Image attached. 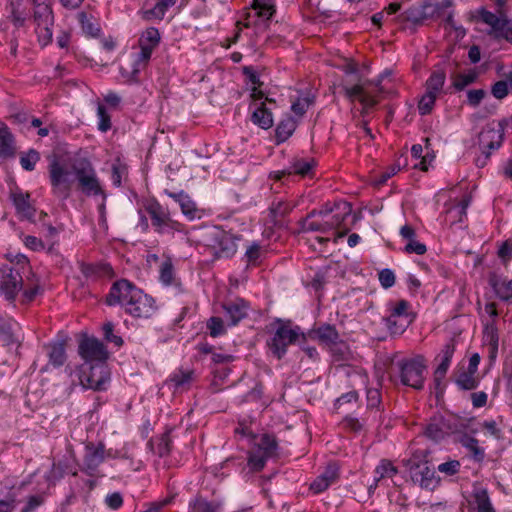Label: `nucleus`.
I'll use <instances>...</instances> for the list:
<instances>
[{"label": "nucleus", "mask_w": 512, "mask_h": 512, "mask_svg": "<svg viewBox=\"0 0 512 512\" xmlns=\"http://www.w3.org/2000/svg\"><path fill=\"white\" fill-rule=\"evenodd\" d=\"M20 291L24 303L33 301L43 291L39 277L24 255H17L15 261L0 268V295L13 302Z\"/></svg>", "instance_id": "obj_1"}, {"label": "nucleus", "mask_w": 512, "mask_h": 512, "mask_svg": "<svg viewBox=\"0 0 512 512\" xmlns=\"http://www.w3.org/2000/svg\"><path fill=\"white\" fill-rule=\"evenodd\" d=\"M251 447L248 452L247 465L253 472L261 471L268 460L278 456V442L274 435L264 433L253 436L250 442Z\"/></svg>", "instance_id": "obj_2"}, {"label": "nucleus", "mask_w": 512, "mask_h": 512, "mask_svg": "<svg viewBox=\"0 0 512 512\" xmlns=\"http://www.w3.org/2000/svg\"><path fill=\"white\" fill-rule=\"evenodd\" d=\"M48 175L52 194L61 200L68 199L75 182L73 166L70 168L57 156H53L49 160Z\"/></svg>", "instance_id": "obj_3"}, {"label": "nucleus", "mask_w": 512, "mask_h": 512, "mask_svg": "<svg viewBox=\"0 0 512 512\" xmlns=\"http://www.w3.org/2000/svg\"><path fill=\"white\" fill-rule=\"evenodd\" d=\"M397 377L404 386L415 390H422L426 379L427 365L421 355L412 358H403L396 362Z\"/></svg>", "instance_id": "obj_4"}, {"label": "nucleus", "mask_w": 512, "mask_h": 512, "mask_svg": "<svg viewBox=\"0 0 512 512\" xmlns=\"http://www.w3.org/2000/svg\"><path fill=\"white\" fill-rule=\"evenodd\" d=\"M299 335V327H292L290 322L277 320L272 325V336L267 341V346L277 359H281L286 354L287 347L296 342Z\"/></svg>", "instance_id": "obj_5"}, {"label": "nucleus", "mask_w": 512, "mask_h": 512, "mask_svg": "<svg viewBox=\"0 0 512 512\" xmlns=\"http://www.w3.org/2000/svg\"><path fill=\"white\" fill-rule=\"evenodd\" d=\"M73 171L78 188L86 196H102L106 198V194L102 189L100 181L97 177L93 165L88 160H80L73 164Z\"/></svg>", "instance_id": "obj_6"}, {"label": "nucleus", "mask_w": 512, "mask_h": 512, "mask_svg": "<svg viewBox=\"0 0 512 512\" xmlns=\"http://www.w3.org/2000/svg\"><path fill=\"white\" fill-rule=\"evenodd\" d=\"M82 386L86 389L102 391L110 380V371L107 364H83L79 375Z\"/></svg>", "instance_id": "obj_7"}, {"label": "nucleus", "mask_w": 512, "mask_h": 512, "mask_svg": "<svg viewBox=\"0 0 512 512\" xmlns=\"http://www.w3.org/2000/svg\"><path fill=\"white\" fill-rule=\"evenodd\" d=\"M408 469L411 479L414 483L420 485L421 488L426 490H434L438 485V478L435 471L430 467L428 461L421 460L414 454L408 461Z\"/></svg>", "instance_id": "obj_8"}, {"label": "nucleus", "mask_w": 512, "mask_h": 512, "mask_svg": "<svg viewBox=\"0 0 512 512\" xmlns=\"http://www.w3.org/2000/svg\"><path fill=\"white\" fill-rule=\"evenodd\" d=\"M79 354L83 364H107L108 351L105 345L95 337H85L79 343Z\"/></svg>", "instance_id": "obj_9"}, {"label": "nucleus", "mask_w": 512, "mask_h": 512, "mask_svg": "<svg viewBox=\"0 0 512 512\" xmlns=\"http://www.w3.org/2000/svg\"><path fill=\"white\" fill-rule=\"evenodd\" d=\"M459 431L457 420L453 417H444L442 415H434L426 425L424 435L438 442L446 435L457 433Z\"/></svg>", "instance_id": "obj_10"}, {"label": "nucleus", "mask_w": 512, "mask_h": 512, "mask_svg": "<svg viewBox=\"0 0 512 512\" xmlns=\"http://www.w3.org/2000/svg\"><path fill=\"white\" fill-rule=\"evenodd\" d=\"M156 310L155 300L141 289H138V291H134V297L127 304L125 312L134 318L148 319L155 314Z\"/></svg>", "instance_id": "obj_11"}, {"label": "nucleus", "mask_w": 512, "mask_h": 512, "mask_svg": "<svg viewBox=\"0 0 512 512\" xmlns=\"http://www.w3.org/2000/svg\"><path fill=\"white\" fill-rule=\"evenodd\" d=\"M481 20L489 25L497 38H503L512 44V19L505 15H496L485 9L480 11Z\"/></svg>", "instance_id": "obj_12"}, {"label": "nucleus", "mask_w": 512, "mask_h": 512, "mask_svg": "<svg viewBox=\"0 0 512 512\" xmlns=\"http://www.w3.org/2000/svg\"><path fill=\"white\" fill-rule=\"evenodd\" d=\"M138 289L132 282L126 279L118 280L110 288V292L106 296V303L109 306L121 305L126 310L127 304L134 297V291H138Z\"/></svg>", "instance_id": "obj_13"}, {"label": "nucleus", "mask_w": 512, "mask_h": 512, "mask_svg": "<svg viewBox=\"0 0 512 512\" xmlns=\"http://www.w3.org/2000/svg\"><path fill=\"white\" fill-rule=\"evenodd\" d=\"M212 243L210 244L217 258H229L237 250L236 241L238 238L231 233L223 230H214L212 232Z\"/></svg>", "instance_id": "obj_14"}, {"label": "nucleus", "mask_w": 512, "mask_h": 512, "mask_svg": "<svg viewBox=\"0 0 512 512\" xmlns=\"http://www.w3.org/2000/svg\"><path fill=\"white\" fill-rule=\"evenodd\" d=\"M104 459L105 445L102 442H99L98 444L89 442L85 445L83 467L81 470L89 476H94Z\"/></svg>", "instance_id": "obj_15"}, {"label": "nucleus", "mask_w": 512, "mask_h": 512, "mask_svg": "<svg viewBox=\"0 0 512 512\" xmlns=\"http://www.w3.org/2000/svg\"><path fill=\"white\" fill-rule=\"evenodd\" d=\"M145 211L150 216L152 225L157 233H164L167 228L175 229L177 223L170 219L169 213L159 202H148L145 205Z\"/></svg>", "instance_id": "obj_16"}, {"label": "nucleus", "mask_w": 512, "mask_h": 512, "mask_svg": "<svg viewBox=\"0 0 512 512\" xmlns=\"http://www.w3.org/2000/svg\"><path fill=\"white\" fill-rule=\"evenodd\" d=\"M502 135L499 131L489 128L483 130L479 135V143L482 147V155L476 159L478 167H484L487 159L491 154V150L498 149L501 145Z\"/></svg>", "instance_id": "obj_17"}, {"label": "nucleus", "mask_w": 512, "mask_h": 512, "mask_svg": "<svg viewBox=\"0 0 512 512\" xmlns=\"http://www.w3.org/2000/svg\"><path fill=\"white\" fill-rule=\"evenodd\" d=\"M436 10V5L426 2L421 6H415L407 9L396 19L401 23L410 22L414 25H420L425 20L432 18Z\"/></svg>", "instance_id": "obj_18"}, {"label": "nucleus", "mask_w": 512, "mask_h": 512, "mask_svg": "<svg viewBox=\"0 0 512 512\" xmlns=\"http://www.w3.org/2000/svg\"><path fill=\"white\" fill-rule=\"evenodd\" d=\"M338 466L335 463H330L323 473H321L310 485V489L318 494L325 491L328 487L334 484L338 478Z\"/></svg>", "instance_id": "obj_19"}, {"label": "nucleus", "mask_w": 512, "mask_h": 512, "mask_svg": "<svg viewBox=\"0 0 512 512\" xmlns=\"http://www.w3.org/2000/svg\"><path fill=\"white\" fill-rule=\"evenodd\" d=\"M33 18L38 28L42 26H53L54 16L50 0H33Z\"/></svg>", "instance_id": "obj_20"}, {"label": "nucleus", "mask_w": 512, "mask_h": 512, "mask_svg": "<svg viewBox=\"0 0 512 512\" xmlns=\"http://www.w3.org/2000/svg\"><path fill=\"white\" fill-rule=\"evenodd\" d=\"M488 282L501 301L512 303V279L509 280L492 273L489 275Z\"/></svg>", "instance_id": "obj_21"}, {"label": "nucleus", "mask_w": 512, "mask_h": 512, "mask_svg": "<svg viewBox=\"0 0 512 512\" xmlns=\"http://www.w3.org/2000/svg\"><path fill=\"white\" fill-rule=\"evenodd\" d=\"M223 309L226 319L232 326L238 324L248 314V305L242 299L223 304Z\"/></svg>", "instance_id": "obj_22"}, {"label": "nucleus", "mask_w": 512, "mask_h": 512, "mask_svg": "<svg viewBox=\"0 0 512 512\" xmlns=\"http://www.w3.org/2000/svg\"><path fill=\"white\" fill-rule=\"evenodd\" d=\"M11 198L16 212L21 218L31 220L34 217L35 209L30 204V195L28 193L14 192L11 194Z\"/></svg>", "instance_id": "obj_23"}, {"label": "nucleus", "mask_w": 512, "mask_h": 512, "mask_svg": "<svg viewBox=\"0 0 512 512\" xmlns=\"http://www.w3.org/2000/svg\"><path fill=\"white\" fill-rule=\"evenodd\" d=\"M18 323L12 319L0 317V340L6 346L18 343Z\"/></svg>", "instance_id": "obj_24"}, {"label": "nucleus", "mask_w": 512, "mask_h": 512, "mask_svg": "<svg viewBox=\"0 0 512 512\" xmlns=\"http://www.w3.org/2000/svg\"><path fill=\"white\" fill-rule=\"evenodd\" d=\"M251 121L264 130H268L273 126V114L271 110L267 108L265 102H261L259 106L254 107L251 114Z\"/></svg>", "instance_id": "obj_25"}, {"label": "nucleus", "mask_w": 512, "mask_h": 512, "mask_svg": "<svg viewBox=\"0 0 512 512\" xmlns=\"http://www.w3.org/2000/svg\"><path fill=\"white\" fill-rule=\"evenodd\" d=\"M314 166V160L313 159H303V158H296L291 163V166L288 171H278L275 173V179L281 180L285 175L289 174H298L301 176H306L309 174V172L312 170Z\"/></svg>", "instance_id": "obj_26"}, {"label": "nucleus", "mask_w": 512, "mask_h": 512, "mask_svg": "<svg viewBox=\"0 0 512 512\" xmlns=\"http://www.w3.org/2000/svg\"><path fill=\"white\" fill-rule=\"evenodd\" d=\"M457 441L462 445V447L469 451L471 458L475 462L480 463L484 460L485 450L479 446V441L476 438L468 435L467 433H463L458 437Z\"/></svg>", "instance_id": "obj_27"}, {"label": "nucleus", "mask_w": 512, "mask_h": 512, "mask_svg": "<svg viewBox=\"0 0 512 512\" xmlns=\"http://www.w3.org/2000/svg\"><path fill=\"white\" fill-rule=\"evenodd\" d=\"M483 341L489 349V357L494 359L497 355L499 345L498 329L494 321L487 322L485 324L483 331Z\"/></svg>", "instance_id": "obj_28"}, {"label": "nucleus", "mask_w": 512, "mask_h": 512, "mask_svg": "<svg viewBox=\"0 0 512 512\" xmlns=\"http://www.w3.org/2000/svg\"><path fill=\"white\" fill-rule=\"evenodd\" d=\"M297 127V121L290 115L285 116L277 125L275 129L276 143L280 144L285 142L292 136Z\"/></svg>", "instance_id": "obj_29"}, {"label": "nucleus", "mask_w": 512, "mask_h": 512, "mask_svg": "<svg viewBox=\"0 0 512 512\" xmlns=\"http://www.w3.org/2000/svg\"><path fill=\"white\" fill-rule=\"evenodd\" d=\"M15 155V139L7 126L0 127V158H12Z\"/></svg>", "instance_id": "obj_30"}, {"label": "nucleus", "mask_w": 512, "mask_h": 512, "mask_svg": "<svg viewBox=\"0 0 512 512\" xmlns=\"http://www.w3.org/2000/svg\"><path fill=\"white\" fill-rule=\"evenodd\" d=\"M397 473L398 469L396 466L392 464L391 461L387 459L381 460L380 463L375 468L374 483L370 485L369 490L375 489L382 479L392 478Z\"/></svg>", "instance_id": "obj_31"}, {"label": "nucleus", "mask_w": 512, "mask_h": 512, "mask_svg": "<svg viewBox=\"0 0 512 512\" xmlns=\"http://www.w3.org/2000/svg\"><path fill=\"white\" fill-rule=\"evenodd\" d=\"M291 210L292 207L284 201L272 202L269 207V218L271 223L274 226H281L283 219L286 217V215L289 214Z\"/></svg>", "instance_id": "obj_32"}, {"label": "nucleus", "mask_w": 512, "mask_h": 512, "mask_svg": "<svg viewBox=\"0 0 512 512\" xmlns=\"http://www.w3.org/2000/svg\"><path fill=\"white\" fill-rule=\"evenodd\" d=\"M336 211L328 218L329 226L331 225V231L340 227L345 219L351 213V205L347 202H336Z\"/></svg>", "instance_id": "obj_33"}, {"label": "nucleus", "mask_w": 512, "mask_h": 512, "mask_svg": "<svg viewBox=\"0 0 512 512\" xmlns=\"http://www.w3.org/2000/svg\"><path fill=\"white\" fill-rule=\"evenodd\" d=\"M301 227L304 232L328 233L331 231L328 219L309 218V214L301 221Z\"/></svg>", "instance_id": "obj_34"}, {"label": "nucleus", "mask_w": 512, "mask_h": 512, "mask_svg": "<svg viewBox=\"0 0 512 512\" xmlns=\"http://www.w3.org/2000/svg\"><path fill=\"white\" fill-rule=\"evenodd\" d=\"M48 349L49 362L55 366L60 367L66 361L65 344L64 342H56L46 346Z\"/></svg>", "instance_id": "obj_35"}, {"label": "nucleus", "mask_w": 512, "mask_h": 512, "mask_svg": "<svg viewBox=\"0 0 512 512\" xmlns=\"http://www.w3.org/2000/svg\"><path fill=\"white\" fill-rule=\"evenodd\" d=\"M455 383L461 390H474L479 385V379L476 377V373L466 369L458 372Z\"/></svg>", "instance_id": "obj_36"}, {"label": "nucleus", "mask_w": 512, "mask_h": 512, "mask_svg": "<svg viewBox=\"0 0 512 512\" xmlns=\"http://www.w3.org/2000/svg\"><path fill=\"white\" fill-rule=\"evenodd\" d=\"M175 3L176 0H159L152 9L144 12V18L147 20H162L168 8L172 7Z\"/></svg>", "instance_id": "obj_37"}, {"label": "nucleus", "mask_w": 512, "mask_h": 512, "mask_svg": "<svg viewBox=\"0 0 512 512\" xmlns=\"http://www.w3.org/2000/svg\"><path fill=\"white\" fill-rule=\"evenodd\" d=\"M189 512H221V505L197 497L189 503Z\"/></svg>", "instance_id": "obj_38"}, {"label": "nucleus", "mask_w": 512, "mask_h": 512, "mask_svg": "<svg viewBox=\"0 0 512 512\" xmlns=\"http://www.w3.org/2000/svg\"><path fill=\"white\" fill-rule=\"evenodd\" d=\"M446 74L442 70L432 72L426 81V91L438 95L444 86Z\"/></svg>", "instance_id": "obj_39"}, {"label": "nucleus", "mask_w": 512, "mask_h": 512, "mask_svg": "<svg viewBox=\"0 0 512 512\" xmlns=\"http://www.w3.org/2000/svg\"><path fill=\"white\" fill-rule=\"evenodd\" d=\"M170 197L175 199L181 207L183 214H185L190 219H193L196 215V207L195 204L190 200L188 195L183 192L180 193H168Z\"/></svg>", "instance_id": "obj_40"}, {"label": "nucleus", "mask_w": 512, "mask_h": 512, "mask_svg": "<svg viewBox=\"0 0 512 512\" xmlns=\"http://www.w3.org/2000/svg\"><path fill=\"white\" fill-rule=\"evenodd\" d=\"M384 321L391 335H401L410 325V319L408 318L399 319L396 317L388 316L384 319Z\"/></svg>", "instance_id": "obj_41"}, {"label": "nucleus", "mask_w": 512, "mask_h": 512, "mask_svg": "<svg viewBox=\"0 0 512 512\" xmlns=\"http://www.w3.org/2000/svg\"><path fill=\"white\" fill-rule=\"evenodd\" d=\"M193 375L192 370L179 369L171 375L170 382L174 384L176 389H185L192 382Z\"/></svg>", "instance_id": "obj_42"}, {"label": "nucleus", "mask_w": 512, "mask_h": 512, "mask_svg": "<svg viewBox=\"0 0 512 512\" xmlns=\"http://www.w3.org/2000/svg\"><path fill=\"white\" fill-rule=\"evenodd\" d=\"M512 89V72H509L506 79L497 81L491 88L492 95L497 99L505 98Z\"/></svg>", "instance_id": "obj_43"}, {"label": "nucleus", "mask_w": 512, "mask_h": 512, "mask_svg": "<svg viewBox=\"0 0 512 512\" xmlns=\"http://www.w3.org/2000/svg\"><path fill=\"white\" fill-rule=\"evenodd\" d=\"M319 340L327 344H332L338 341L339 334L336 328L332 325L325 324L315 330Z\"/></svg>", "instance_id": "obj_44"}, {"label": "nucleus", "mask_w": 512, "mask_h": 512, "mask_svg": "<svg viewBox=\"0 0 512 512\" xmlns=\"http://www.w3.org/2000/svg\"><path fill=\"white\" fill-rule=\"evenodd\" d=\"M159 273L160 281L165 286H170L175 283L174 266L170 259H166L161 263Z\"/></svg>", "instance_id": "obj_45"}, {"label": "nucleus", "mask_w": 512, "mask_h": 512, "mask_svg": "<svg viewBox=\"0 0 512 512\" xmlns=\"http://www.w3.org/2000/svg\"><path fill=\"white\" fill-rule=\"evenodd\" d=\"M410 303L407 300H399L395 303V305L390 309V315L396 318H408L410 319V324L414 320L413 313L409 312Z\"/></svg>", "instance_id": "obj_46"}, {"label": "nucleus", "mask_w": 512, "mask_h": 512, "mask_svg": "<svg viewBox=\"0 0 512 512\" xmlns=\"http://www.w3.org/2000/svg\"><path fill=\"white\" fill-rule=\"evenodd\" d=\"M477 512H495L486 489H479L474 493Z\"/></svg>", "instance_id": "obj_47"}, {"label": "nucleus", "mask_w": 512, "mask_h": 512, "mask_svg": "<svg viewBox=\"0 0 512 512\" xmlns=\"http://www.w3.org/2000/svg\"><path fill=\"white\" fill-rule=\"evenodd\" d=\"M40 160V153L35 149H29L20 156L21 167L26 171H33Z\"/></svg>", "instance_id": "obj_48"}, {"label": "nucleus", "mask_w": 512, "mask_h": 512, "mask_svg": "<svg viewBox=\"0 0 512 512\" xmlns=\"http://www.w3.org/2000/svg\"><path fill=\"white\" fill-rule=\"evenodd\" d=\"M254 9L259 17L269 20L275 13L273 0H254Z\"/></svg>", "instance_id": "obj_49"}, {"label": "nucleus", "mask_w": 512, "mask_h": 512, "mask_svg": "<svg viewBox=\"0 0 512 512\" xmlns=\"http://www.w3.org/2000/svg\"><path fill=\"white\" fill-rule=\"evenodd\" d=\"M437 96L438 95L433 94L432 92L426 91L418 103V110L421 115H427L432 111Z\"/></svg>", "instance_id": "obj_50"}, {"label": "nucleus", "mask_w": 512, "mask_h": 512, "mask_svg": "<svg viewBox=\"0 0 512 512\" xmlns=\"http://www.w3.org/2000/svg\"><path fill=\"white\" fill-rule=\"evenodd\" d=\"M160 42V33L157 28L150 27L142 34L140 44H145L155 48Z\"/></svg>", "instance_id": "obj_51"}, {"label": "nucleus", "mask_w": 512, "mask_h": 512, "mask_svg": "<svg viewBox=\"0 0 512 512\" xmlns=\"http://www.w3.org/2000/svg\"><path fill=\"white\" fill-rule=\"evenodd\" d=\"M78 21L81 24L82 30L90 35V36H97L100 32V28L98 25L94 24L87 16L85 12L78 13Z\"/></svg>", "instance_id": "obj_52"}, {"label": "nucleus", "mask_w": 512, "mask_h": 512, "mask_svg": "<svg viewBox=\"0 0 512 512\" xmlns=\"http://www.w3.org/2000/svg\"><path fill=\"white\" fill-rule=\"evenodd\" d=\"M262 250L258 243H253L250 246L247 247L245 252V257L248 265H258L261 257H262Z\"/></svg>", "instance_id": "obj_53"}, {"label": "nucleus", "mask_w": 512, "mask_h": 512, "mask_svg": "<svg viewBox=\"0 0 512 512\" xmlns=\"http://www.w3.org/2000/svg\"><path fill=\"white\" fill-rule=\"evenodd\" d=\"M104 339L115 346L120 347L123 345V339L114 334V325L112 322H106L102 327Z\"/></svg>", "instance_id": "obj_54"}, {"label": "nucleus", "mask_w": 512, "mask_h": 512, "mask_svg": "<svg viewBox=\"0 0 512 512\" xmlns=\"http://www.w3.org/2000/svg\"><path fill=\"white\" fill-rule=\"evenodd\" d=\"M127 175V167L119 160L112 165L111 179L115 186L119 187L122 183L123 177Z\"/></svg>", "instance_id": "obj_55"}, {"label": "nucleus", "mask_w": 512, "mask_h": 512, "mask_svg": "<svg viewBox=\"0 0 512 512\" xmlns=\"http://www.w3.org/2000/svg\"><path fill=\"white\" fill-rule=\"evenodd\" d=\"M97 116L99 119L98 129L102 132L108 131L111 128V119L104 105L98 104Z\"/></svg>", "instance_id": "obj_56"}, {"label": "nucleus", "mask_w": 512, "mask_h": 512, "mask_svg": "<svg viewBox=\"0 0 512 512\" xmlns=\"http://www.w3.org/2000/svg\"><path fill=\"white\" fill-rule=\"evenodd\" d=\"M330 350L335 361H344L348 359L349 350L345 343L336 341L331 344Z\"/></svg>", "instance_id": "obj_57"}, {"label": "nucleus", "mask_w": 512, "mask_h": 512, "mask_svg": "<svg viewBox=\"0 0 512 512\" xmlns=\"http://www.w3.org/2000/svg\"><path fill=\"white\" fill-rule=\"evenodd\" d=\"M345 95L351 101L358 99L360 101V97L365 93V86L363 83H358L353 86H343Z\"/></svg>", "instance_id": "obj_58"}, {"label": "nucleus", "mask_w": 512, "mask_h": 512, "mask_svg": "<svg viewBox=\"0 0 512 512\" xmlns=\"http://www.w3.org/2000/svg\"><path fill=\"white\" fill-rule=\"evenodd\" d=\"M207 327L212 337H217L225 332L223 320L219 317H211L207 322Z\"/></svg>", "instance_id": "obj_59"}, {"label": "nucleus", "mask_w": 512, "mask_h": 512, "mask_svg": "<svg viewBox=\"0 0 512 512\" xmlns=\"http://www.w3.org/2000/svg\"><path fill=\"white\" fill-rule=\"evenodd\" d=\"M336 203L333 205L325 204L320 209L312 210L309 214V218H321V219H328L332 213L336 211Z\"/></svg>", "instance_id": "obj_60"}, {"label": "nucleus", "mask_w": 512, "mask_h": 512, "mask_svg": "<svg viewBox=\"0 0 512 512\" xmlns=\"http://www.w3.org/2000/svg\"><path fill=\"white\" fill-rule=\"evenodd\" d=\"M379 282L383 288H391L395 284L394 272L388 268L382 269L379 272Z\"/></svg>", "instance_id": "obj_61"}, {"label": "nucleus", "mask_w": 512, "mask_h": 512, "mask_svg": "<svg viewBox=\"0 0 512 512\" xmlns=\"http://www.w3.org/2000/svg\"><path fill=\"white\" fill-rule=\"evenodd\" d=\"M65 474V468L60 463L55 464L53 463L49 473L45 476L46 480L52 484H55L56 481L63 478Z\"/></svg>", "instance_id": "obj_62"}, {"label": "nucleus", "mask_w": 512, "mask_h": 512, "mask_svg": "<svg viewBox=\"0 0 512 512\" xmlns=\"http://www.w3.org/2000/svg\"><path fill=\"white\" fill-rule=\"evenodd\" d=\"M312 103L309 97L298 98L297 101L292 103L291 110L298 116H303Z\"/></svg>", "instance_id": "obj_63"}, {"label": "nucleus", "mask_w": 512, "mask_h": 512, "mask_svg": "<svg viewBox=\"0 0 512 512\" xmlns=\"http://www.w3.org/2000/svg\"><path fill=\"white\" fill-rule=\"evenodd\" d=\"M476 80V75L474 73L469 74H460L456 77L454 81V87L461 91L468 85L472 84Z\"/></svg>", "instance_id": "obj_64"}]
</instances>
